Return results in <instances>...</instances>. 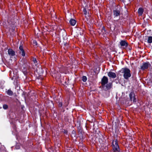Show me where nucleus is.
Masks as SVG:
<instances>
[{
    "label": "nucleus",
    "instance_id": "1",
    "mask_svg": "<svg viewBox=\"0 0 152 152\" xmlns=\"http://www.w3.org/2000/svg\"><path fill=\"white\" fill-rule=\"evenodd\" d=\"M122 73H123V76L124 79L128 80L131 77V74L130 70L128 68H124L122 69L120 71Z\"/></svg>",
    "mask_w": 152,
    "mask_h": 152
},
{
    "label": "nucleus",
    "instance_id": "2",
    "mask_svg": "<svg viewBox=\"0 0 152 152\" xmlns=\"http://www.w3.org/2000/svg\"><path fill=\"white\" fill-rule=\"evenodd\" d=\"M112 145L113 152H120V148L117 140H115L113 141Z\"/></svg>",
    "mask_w": 152,
    "mask_h": 152
},
{
    "label": "nucleus",
    "instance_id": "3",
    "mask_svg": "<svg viewBox=\"0 0 152 152\" xmlns=\"http://www.w3.org/2000/svg\"><path fill=\"white\" fill-rule=\"evenodd\" d=\"M130 97V100L131 101H133L134 103L136 102V99L135 97V95L134 93L133 92H131L129 94Z\"/></svg>",
    "mask_w": 152,
    "mask_h": 152
},
{
    "label": "nucleus",
    "instance_id": "4",
    "mask_svg": "<svg viewBox=\"0 0 152 152\" xmlns=\"http://www.w3.org/2000/svg\"><path fill=\"white\" fill-rule=\"evenodd\" d=\"M112 86V84L111 83H109L107 84L106 85H104L102 86V89L105 91H107L111 88Z\"/></svg>",
    "mask_w": 152,
    "mask_h": 152
},
{
    "label": "nucleus",
    "instance_id": "5",
    "mask_svg": "<svg viewBox=\"0 0 152 152\" xmlns=\"http://www.w3.org/2000/svg\"><path fill=\"white\" fill-rule=\"evenodd\" d=\"M120 44L121 46L123 47V49H125L128 46V43L125 40H121Z\"/></svg>",
    "mask_w": 152,
    "mask_h": 152
},
{
    "label": "nucleus",
    "instance_id": "6",
    "mask_svg": "<svg viewBox=\"0 0 152 152\" xmlns=\"http://www.w3.org/2000/svg\"><path fill=\"white\" fill-rule=\"evenodd\" d=\"M108 82V79L107 77L105 76H104L102 78L101 80V85L102 86H103L106 84Z\"/></svg>",
    "mask_w": 152,
    "mask_h": 152
},
{
    "label": "nucleus",
    "instance_id": "7",
    "mask_svg": "<svg viewBox=\"0 0 152 152\" xmlns=\"http://www.w3.org/2000/svg\"><path fill=\"white\" fill-rule=\"evenodd\" d=\"M18 53L23 56H25V53L24 50L23 49V46L21 45H20L19 47Z\"/></svg>",
    "mask_w": 152,
    "mask_h": 152
},
{
    "label": "nucleus",
    "instance_id": "8",
    "mask_svg": "<svg viewBox=\"0 0 152 152\" xmlns=\"http://www.w3.org/2000/svg\"><path fill=\"white\" fill-rule=\"evenodd\" d=\"M150 66V64L148 63H145L143 64L141 66V69L142 70H144L147 69Z\"/></svg>",
    "mask_w": 152,
    "mask_h": 152
},
{
    "label": "nucleus",
    "instance_id": "9",
    "mask_svg": "<svg viewBox=\"0 0 152 152\" xmlns=\"http://www.w3.org/2000/svg\"><path fill=\"white\" fill-rule=\"evenodd\" d=\"M107 75L109 77L112 78H114L116 77V75L115 73L111 72H109Z\"/></svg>",
    "mask_w": 152,
    "mask_h": 152
},
{
    "label": "nucleus",
    "instance_id": "10",
    "mask_svg": "<svg viewBox=\"0 0 152 152\" xmlns=\"http://www.w3.org/2000/svg\"><path fill=\"white\" fill-rule=\"evenodd\" d=\"M8 52L9 55L10 56H13L15 55V51L11 49H9Z\"/></svg>",
    "mask_w": 152,
    "mask_h": 152
},
{
    "label": "nucleus",
    "instance_id": "11",
    "mask_svg": "<svg viewBox=\"0 0 152 152\" xmlns=\"http://www.w3.org/2000/svg\"><path fill=\"white\" fill-rule=\"evenodd\" d=\"M113 15L115 17H117L120 15V11L117 9L113 10Z\"/></svg>",
    "mask_w": 152,
    "mask_h": 152
},
{
    "label": "nucleus",
    "instance_id": "12",
    "mask_svg": "<svg viewBox=\"0 0 152 152\" xmlns=\"http://www.w3.org/2000/svg\"><path fill=\"white\" fill-rule=\"evenodd\" d=\"M69 23L72 26H74L76 24V21L74 19H71L69 20Z\"/></svg>",
    "mask_w": 152,
    "mask_h": 152
},
{
    "label": "nucleus",
    "instance_id": "13",
    "mask_svg": "<svg viewBox=\"0 0 152 152\" xmlns=\"http://www.w3.org/2000/svg\"><path fill=\"white\" fill-rule=\"evenodd\" d=\"M143 12V9L142 8H140L138 10V13L139 16H141Z\"/></svg>",
    "mask_w": 152,
    "mask_h": 152
},
{
    "label": "nucleus",
    "instance_id": "14",
    "mask_svg": "<svg viewBox=\"0 0 152 152\" xmlns=\"http://www.w3.org/2000/svg\"><path fill=\"white\" fill-rule=\"evenodd\" d=\"M7 92V94L9 96H12L13 94V92L10 90H8Z\"/></svg>",
    "mask_w": 152,
    "mask_h": 152
},
{
    "label": "nucleus",
    "instance_id": "15",
    "mask_svg": "<svg viewBox=\"0 0 152 152\" xmlns=\"http://www.w3.org/2000/svg\"><path fill=\"white\" fill-rule=\"evenodd\" d=\"M148 43H151L152 42V36H150L148 37Z\"/></svg>",
    "mask_w": 152,
    "mask_h": 152
},
{
    "label": "nucleus",
    "instance_id": "16",
    "mask_svg": "<svg viewBox=\"0 0 152 152\" xmlns=\"http://www.w3.org/2000/svg\"><path fill=\"white\" fill-rule=\"evenodd\" d=\"M87 78L86 76H83L82 77V80L84 82H85L87 80Z\"/></svg>",
    "mask_w": 152,
    "mask_h": 152
},
{
    "label": "nucleus",
    "instance_id": "17",
    "mask_svg": "<svg viewBox=\"0 0 152 152\" xmlns=\"http://www.w3.org/2000/svg\"><path fill=\"white\" fill-rule=\"evenodd\" d=\"M3 107L4 109L6 110L8 108V106L7 104H4L3 105Z\"/></svg>",
    "mask_w": 152,
    "mask_h": 152
},
{
    "label": "nucleus",
    "instance_id": "18",
    "mask_svg": "<svg viewBox=\"0 0 152 152\" xmlns=\"http://www.w3.org/2000/svg\"><path fill=\"white\" fill-rule=\"evenodd\" d=\"M58 107H61L62 106V103L61 102H58Z\"/></svg>",
    "mask_w": 152,
    "mask_h": 152
},
{
    "label": "nucleus",
    "instance_id": "19",
    "mask_svg": "<svg viewBox=\"0 0 152 152\" xmlns=\"http://www.w3.org/2000/svg\"><path fill=\"white\" fill-rule=\"evenodd\" d=\"M84 14L85 15H86L87 14V11L85 9H84L83 10Z\"/></svg>",
    "mask_w": 152,
    "mask_h": 152
},
{
    "label": "nucleus",
    "instance_id": "20",
    "mask_svg": "<svg viewBox=\"0 0 152 152\" xmlns=\"http://www.w3.org/2000/svg\"><path fill=\"white\" fill-rule=\"evenodd\" d=\"M33 43H34V44L35 45H37V42L36 41H34Z\"/></svg>",
    "mask_w": 152,
    "mask_h": 152
},
{
    "label": "nucleus",
    "instance_id": "21",
    "mask_svg": "<svg viewBox=\"0 0 152 152\" xmlns=\"http://www.w3.org/2000/svg\"><path fill=\"white\" fill-rule=\"evenodd\" d=\"M33 61L34 62V63L37 62V61L36 60V59L35 58H34L33 59Z\"/></svg>",
    "mask_w": 152,
    "mask_h": 152
},
{
    "label": "nucleus",
    "instance_id": "22",
    "mask_svg": "<svg viewBox=\"0 0 152 152\" xmlns=\"http://www.w3.org/2000/svg\"><path fill=\"white\" fill-rule=\"evenodd\" d=\"M16 149H18L20 148L19 146H18V145H16Z\"/></svg>",
    "mask_w": 152,
    "mask_h": 152
},
{
    "label": "nucleus",
    "instance_id": "23",
    "mask_svg": "<svg viewBox=\"0 0 152 152\" xmlns=\"http://www.w3.org/2000/svg\"><path fill=\"white\" fill-rule=\"evenodd\" d=\"M129 1H132V0H129Z\"/></svg>",
    "mask_w": 152,
    "mask_h": 152
},
{
    "label": "nucleus",
    "instance_id": "24",
    "mask_svg": "<svg viewBox=\"0 0 152 152\" xmlns=\"http://www.w3.org/2000/svg\"><path fill=\"white\" fill-rule=\"evenodd\" d=\"M0 108H1V107H0Z\"/></svg>",
    "mask_w": 152,
    "mask_h": 152
},
{
    "label": "nucleus",
    "instance_id": "25",
    "mask_svg": "<svg viewBox=\"0 0 152 152\" xmlns=\"http://www.w3.org/2000/svg\"><path fill=\"white\" fill-rule=\"evenodd\" d=\"M0 108H1V107H0Z\"/></svg>",
    "mask_w": 152,
    "mask_h": 152
}]
</instances>
